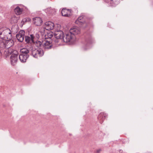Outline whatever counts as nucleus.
I'll return each instance as SVG.
<instances>
[{
    "mask_svg": "<svg viewBox=\"0 0 153 153\" xmlns=\"http://www.w3.org/2000/svg\"><path fill=\"white\" fill-rule=\"evenodd\" d=\"M35 37L33 34L25 36V41L27 43V49L30 50L32 55L35 58L42 56L44 54L43 51L40 49H36L33 47L35 43L34 41Z\"/></svg>",
    "mask_w": 153,
    "mask_h": 153,
    "instance_id": "nucleus-1",
    "label": "nucleus"
},
{
    "mask_svg": "<svg viewBox=\"0 0 153 153\" xmlns=\"http://www.w3.org/2000/svg\"><path fill=\"white\" fill-rule=\"evenodd\" d=\"M53 34L51 32L47 33L45 35V40L42 41L43 48L44 49H51L53 47V40L51 39L53 36Z\"/></svg>",
    "mask_w": 153,
    "mask_h": 153,
    "instance_id": "nucleus-2",
    "label": "nucleus"
},
{
    "mask_svg": "<svg viewBox=\"0 0 153 153\" xmlns=\"http://www.w3.org/2000/svg\"><path fill=\"white\" fill-rule=\"evenodd\" d=\"M0 38L3 40L11 39L12 38L11 32L10 30L6 27L0 29Z\"/></svg>",
    "mask_w": 153,
    "mask_h": 153,
    "instance_id": "nucleus-3",
    "label": "nucleus"
},
{
    "mask_svg": "<svg viewBox=\"0 0 153 153\" xmlns=\"http://www.w3.org/2000/svg\"><path fill=\"white\" fill-rule=\"evenodd\" d=\"M20 52L21 53L20 54L19 58L21 62H25L27 59L29 57L28 53L31 51L27 49L24 48L21 50Z\"/></svg>",
    "mask_w": 153,
    "mask_h": 153,
    "instance_id": "nucleus-4",
    "label": "nucleus"
},
{
    "mask_svg": "<svg viewBox=\"0 0 153 153\" xmlns=\"http://www.w3.org/2000/svg\"><path fill=\"white\" fill-rule=\"evenodd\" d=\"M54 35L56 38V39L54 40L55 42L58 43L59 40L63 41L64 34L63 32L61 30L55 31L54 33Z\"/></svg>",
    "mask_w": 153,
    "mask_h": 153,
    "instance_id": "nucleus-5",
    "label": "nucleus"
},
{
    "mask_svg": "<svg viewBox=\"0 0 153 153\" xmlns=\"http://www.w3.org/2000/svg\"><path fill=\"white\" fill-rule=\"evenodd\" d=\"M75 37L70 31L67 33L65 35V38H64L63 41L65 42H72L75 40Z\"/></svg>",
    "mask_w": 153,
    "mask_h": 153,
    "instance_id": "nucleus-6",
    "label": "nucleus"
},
{
    "mask_svg": "<svg viewBox=\"0 0 153 153\" xmlns=\"http://www.w3.org/2000/svg\"><path fill=\"white\" fill-rule=\"evenodd\" d=\"M13 52L10 56V59L11 65L14 66L16 65L18 60V53L16 51H14Z\"/></svg>",
    "mask_w": 153,
    "mask_h": 153,
    "instance_id": "nucleus-7",
    "label": "nucleus"
},
{
    "mask_svg": "<svg viewBox=\"0 0 153 153\" xmlns=\"http://www.w3.org/2000/svg\"><path fill=\"white\" fill-rule=\"evenodd\" d=\"M25 32L23 30L19 31V33L16 35V37L18 41L22 42L25 38Z\"/></svg>",
    "mask_w": 153,
    "mask_h": 153,
    "instance_id": "nucleus-8",
    "label": "nucleus"
},
{
    "mask_svg": "<svg viewBox=\"0 0 153 153\" xmlns=\"http://www.w3.org/2000/svg\"><path fill=\"white\" fill-rule=\"evenodd\" d=\"M86 19V16H85L82 15L78 18L75 23L80 26L82 24L85 23Z\"/></svg>",
    "mask_w": 153,
    "mask_h": 153,
    "instance_id": "nucleus-9",
    "label": "nucleus"
},
{
    "mask_svg": "<svg viewBox=\"0 0 153 153\" xmlns=\"http://www.w3.org/2000/svg\"><path fill=\"white\" fill-rule=\"evenodd\" d=\"M54 26L53 23L51 22H48L45 23V29L48 30H52L54 28Z\"/></svg>",
    "mask_w": 153,
    "mask_h": 153,
    "instance_id": "nucleus-10",
    "label": "nucleus"
},
{
    "mask_svg": "<svg viewBox=\"0 0 153 153\" xmlns=\"http://www.w3.org/2000/svg\"><path fill=\"white\" fill-rule=\"evenodd\" d=\"M75 37V35L79 34L80 33L79 28L77 27H74L70 30L69 31Z\"/></svg>",
    "mask_w": 153,
    "mask_h": 153,
    "instance_id": "nucleus-11",
    "label": "nucleus"
},
{
    "mask_svg": "<svg viewBox=\"0 0 153 153\" xmlns=\"http://www.w3.org/2000/svg\"><path fill=\"white\" fill-rule=\"evenodd\" d=\"M107 115L104 112L100 113L98 117V119L101 124H102L104 120L107 117Z\"/></svg>",
    "mask_w": 153,
    "mask_h": 153,
    "instance_id": "nucleus-12",
    "label": "nucleus"
},
{
    "mask_svg": "<svg viewBox=\"0 0 153 153\" xmlns=\"http://www.w3.org/2000/svg\"><path fill=\"white\" fill-rule=\"evenodd\" d=\"M4 40L5 41L6 46L5 48L9 49L10 47L14 45V42L12 39H7Z\"/></svg>",
    "mask_w": 153,
    "mask_h": 153,
    "instance_id": "nucleus-13",
    "label": "nucleus"
},
{
    "mask_svg": "<svg viewBox=\"0 0 153 153\" xmlns=\"http://www.w3.org/2000/svg\"><path fill=\"white\" fill-rule=\"evenodd\" d=\"M71 10H67L63 9L61 11L62 15V16L65 17H69L71 15Z\"/></svg>",
    "mask_w": 153,
    "mask_h": 153,
    "instance_id": "nucleus-14",
    "label": "nucleus"
},
{
    "mask_svg": "<svg viewBox=\"0 0 153 153\" xmlns=\"http://www.w3.org/2000/svg\"><path fill=\"white\" fill-rule=\"evenodd\" d=\"M33 22L34 24L36 26L40 25L42 22V19L39 17H36L33 18Z\"/></svg>",
    "mask_w": 153,
    "mask_h": 153,
    "instance_id": "nucleus-15",
    "label": "nucleus"
},
{
    "mask_svg": "<svg viewBox=\"0 0 153 153\" xmlns=\"http://www.w3.org/2000/svg\"><path fill=\"white\" fill-rule=\"evenodd\" d=\"M13 49L6 48L4 51V55L6 57H7L8 56L11 54L13 52Z\"/></svg>",
    "mask_w": 153,
    "mask_h": 153,
    "instance_id": "nucleus-16",
    "label": "nucleus"
},
{
    "mask_svg": "<svg viewBox=\"0 0 153 153\" xmlns=\"http://www.w3.org/2000/svg\"><path fill=\"white\" fill-rule=\"evenodd\" d=\"M14 11L16 14L19 15L22 13V9L20 8L18 6H17L14 9Z\"/></svg>",
    "mask_w": 153,
    "mask_h": 153,
    "instance_id": "nucleus-17",
    "label": "nucleus"
},
{
    "mask_svg": "<svg viewBox=\"0 0 153 153\" xmlns=\"http://www.w3.org/2000/svg\"><path fill=\"white\" fill-rule=\"evenodd\" d=\"M5 41L3 40H0V48L3 49L5 48Z\"/></svg>",
    "mask_w": 153,
    "mask_h": 153,
    "instance_id": "nucleus-18",
    "label": "nucleus"
},
{
    "mask_svg": "<svg viewBox=\"0 0 153 153\" xmlns=\"http://www.w3.org/2000/svg\"><path fill=\"white\" fill-rule=\"evenodd\" d=\"M39 33H40L42 36H45V27L41 28L39 31Z\"/></svg>",
    "mask_w": 153,
    "mask_h": 153,
    "instance_id": "nucleus-19",
    "label": "nucleus"
},
{
    "mask_svg": "<svg viewBox=\"0 0 153 153\" xmlns=\"http://www.w3.org/2000/svg\"><path fill=\"white\" fill-rule=\"evenodd\" d=\"M42 44V42L41 41L38 40L36 41L35 43V45L38 48L40 47Z\"/></svg>",
    "mask_w": 153,
    "mask_h": 153,
    "instance_id": "nucleus-20",
    "label": "nucleus"
},
{
    "mask_svg": "<svg viewBox=\"0 0 153 153\" xmlns=\"http://www.w3.org/2000/svg\"><path fill=\"white\" fill-rule=\"evenodd\" d=\"M12 20H14V23H16L17 22V19H16V18L15 17H13L12 18Z\"/></svg>",
    "mask_w": 153,
    "mask_h": 153,
    "instance_id": "nucleus-21",
    "label": "nucleus"
},
{
    "mask_svg": "<svg viewBox=\"0 0 153 153\" xmlns=\"http://www.w3.org/2000/svg\"><path fill=\"white\" fill-rule=\"evenodd\" d=\"M29 20V19L27 18V19H24L22 20V22H25L27 21H28V20Z\"/></svg>",
    "mask_w": 153,
    "mask_h": 153,
    "instance_id": "nucleus-22",
    "label": "nucleus"
},
{
    "mask_svg": "<svg viewBox=\"0 0 153 153\" xmlns=\"http://www.w3.org/2000/svg\"><path fill=\"white\" fill-rule=\"evenodd\" d=\"M54 9L51 10L49 11V13H50L53 14L54 13V12H55Z\"/></svg>",
    "mask_w": 153,
    "mask_h": 153,
    "instance_id": "nucleus-23",
    "label": "nucleus"
},
{
    "mask_svg": "<svg viewBox=\"0 0 153 153\" xmlns=\"http://www.w3.org/2000/svg\"><path fill=\"white\" fill-rule=\"evenodd\" d=\"M3 8L0 5V13H3Z\"/></svg>",
    "mask_w": 153,
    "mask_h": 153,
    "instance_id": "nucleus-24",
    "label": "nucleus"
},
{
    "mask_svg": "<svg viewBox=\"0 0 153 153\" xmlns=\"http://www.w3.org/2000/svg\"><path fill=\"white\" fill-rule=\"evenodd\" d=\"M101 151V149H99L97 150L96 153H100Z\"/></svg>",
    "mask_w": 153,
    "mask_h": 153,
    "instance_id": "nucleus-25",
    "label": "nucleus"
},
{
    "mask_svg": "<svg viewBox=\"0 0 153 153\" xmlns=\"http://www.w3.org/2000/svg\"><path fill=\"white\" fill-rule=\"evenodd\" d=\"M36 37L37 39H39V34L38 33H36Z\"/></svg>",
    "mask_w": 153,
    "mask_h": 153,
    "instance_id": "nucleus-26",
    "label": "nucleus"
},
{
    "mask_svg": "<svg viewBox=\"0 0 153 153\" xmlns=\"http://www.w3.org/2000/svg\"><path fill=\"white\" fill-rule=\"evenodd\" d=\"M82 48L84 50H85L86 49V47H85V44H84L83 46H82Z\"/></svg>",
    "mask_w": 153,
    "mask_h": 153,
    "instance_id": "nucleus-27",
    "label": "nucleus"
},
{
    "mask_svg": "<svg viewBox=\"0 0 153 153\" xmlns=\"http://www.w3.org/2000/svg\"><path fill=\"white\" fill-rule=\"evenodd\" d=\"M2 56V53L1 51L0 50V59L1 58Z\"/></svg>",
    "mask_w": 153,
    "mask_h": 153,
    "instance_id": "nucleus-28",
    "label": "nucleus"
}]
</instances>
